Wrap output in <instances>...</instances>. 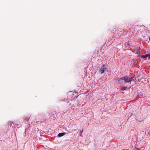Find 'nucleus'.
Wrapping results in <instances>:
<instances>
[{"label": "nucleus", "instance_id": "nucleus-5", "mask_svg": "<svg viewBox=\"0 0 150 150\" xmlns=\"http://www.w3.org/2000/svg\"><path fill=\"white\" fill-rule=\"evenodd\" d=\"M133 62L135 65H137L138 64V62L136 59H134Z\"/></svg>", "mask_w": 150, "mask_h": 150}, {"label": "nucleus", "instance_id": "nucleus-4", "mask_svg": "<svg viewBox=\"0 0 150 150\" xmlns=\"http://www.w3.org/2000/svg\"><path fill=\"white\" fill-rule=\"evenodd\" d=\"M65 133H59L58 134V137H62V136L65 135Z\"/></svg>", "mask_w": 150, "mask_h": 150}, {"label": "nucleus", "instance_id": "nucleus-9", "mask_svg": "<svg viewBox=\"0 0 150 150\" xmlns=\"http://www.w3.org/2000/svg\"><path fill=\"white\" fill-rule=\"evenodd\" d=\"M83 130L81 131H80L79 132V136H81V134L83 132Z\"/></svg>", "mask_w": 150, "mask_h": 150}, {"label": "nucleus", "instance_id": "nucleus-12", "mask_svg": "<svg viewBox=\"0 0 150 150\" xmlns=\"http://www.w3.org/2000/svg\"><path fill=\"white\" fill-rule=\"evenodd\" d=\"M75 130H76L75 129H72V131H75Z\"/></svg>", "mask_w": 150, "mask_h": 150}, {"label": "nucleus", "instance_id": "nucleus-10", "mask_svg": "<svg viewBox=\"0 0 150 150\" xmlns=\"http://www.w3.org/2000/svg\"><path fill=\"white\" fill-rule=\"evenodd\" d=\"M133 116L132 115H131L129 118L128 119H130V118L132 117V116Z\"/></svg>", "mask_w": 150, "mask_h": 150}, {"label": "nucleus", "instance_id": "nucleus-1", "mask_svg": "<svg viewBox=\"0 0 150 150\" xmlns=\"http://www.w3.org/2000/svg\"><path fill=\"white\" fill-rule=\"evenodd\" d=\"M121 79L122 80L125 81L126 83H129L132 80L134 81L132 78H129L128 76L122 77V78Z\"/></svg>", "mask_w": 150, "mask_h": 150}, {"label": "nucleus", "instance_id": "nucleus-8", "mask_svg": "<svg viewBox=\"0 0 150 150\" xmlns=\"http://www.w3.org/2000/svg\"><path fill=\"white\" fill-rule=\"evenodd\" d=\"M129 44H130V43L128 42H125V46H130Z\"/></svg>", "mask_w": 150, "mask_h": 150}, {"label": "nucleus", "instance_id": "nucleus-2", "mask_svg": "<svg viewBox=\"0 0 150 150\" xmlns=\"http://www.w3.org/2000/svg\"><path fill=\"white\" fill-rule=\"evenodd\" d=\"M108 69L106 67H103L102 69H101L99 70V71L101 74L103 73L105 71L108 70Z\"/></svg>", "mask_w": 150, "mask_h": 150}, {"label": "nucleus", "instance_id": "nucleus-11", "mask_svg": "<svg viewBox=\"0 0 150 150\" xmlns=\"http://www.w3.org/2000/svg\"><path fill=\"white\" fill-rule=\"evenodd\" d=\"M29 120V119H26V118H25V119H24V121H26H26H27V120Z\"/></svg>", "mask_w": 150, "mask_h": 150}, {"label": "nucleus", "instance_id": "nucleus-13", "mask_svg": "<svg viewBox=\"0 0 150 150\" xmlns=\"http://www.w3.org/2000/svg\"><path fill=\"white\" fill-rule=\"evenodd\" d=\"M149 40L150 41V37L149 38Z\"/></svg>", "mask_w": 150, "mask_h": 150}, {"label": "nucleus", "instance_id": "nucleus-7", "mask_svg": "<svg viewBox=\"0 0 150 150\" xmlns=\"http://www.w3.org/2000/svg\"><path fill=\"white\" fill-rule=\"evenodd\" d=\"M127 87L126 86H124L122 87V88L121 89V90L122 91H124L127 88Z\"/></svg>", "mask_w": 150, "mask_h": 150}, {"label": "nucleus", "instance_id": "nucleus-6", "mask_svg": "<svg viewBox=\"0 0 150 150\" xmlns=\"http://www.w3.org/2000/svg\"><path fill=\"white\" fill-rule=\"evenodd\" d=\"M146 133H147V135L150 136V129L147 130Z\"/></svg>", "mask_w": 150, "mask_h": 150}, {"label": "nucleus", "instance_id": "nucleus-3", "mask_svg": "<svg viewBox=\"0 0 150 150\" xmlns=\"http://www.w3.org/2000/svg\"><path fill=\"white\" fill-rule=\"evenodd\" d=\"M147 57L149 59L150 58V54H147L145 55H143L141 56V58L144 59L146 58Z\"/></svg>", "mask_w": 150, "mask_h": 150}]
</instances>
